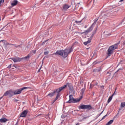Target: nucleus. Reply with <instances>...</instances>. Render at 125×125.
<instances>
[{
  "label": "nucleus",
  "instance_id": "1",
  "mask_svg": "<svg viewBox=\"0 0 125 125\" xmlns=\"http://www.w3.org/2000/svg\"><path fill=\"white\" fill-rule=\"evenodd\" d=\"M30 87H23L22 88L17 89L15 91H12V89H10L7 91H6L4 94L3 96H7V95H9L10 97H12V96H13V95L12 93H14V95H17L18 94H21V93L24 89H30Z\"/></svg>",
  "mask_w": 125,
  "mask_h": 125
},
{
  "label": "nucleus",
  "instance_id": "2",
  "mask_svg": "<svg viewBox=\"0 0 125 125\" xmlns=\"http://www.w3.org/2000/svg\"><path fill=\"white\" fill-rule=\"evenodd\" d=\"M118 46H119V43H117L113 45L109 46L107 50V54L108 56H111L112 54H113L114 51L115 49H117L118 48Z\"/></svg>",
  "mask_w": 125,
  "mask_h": 125
},
{
  "label": "nucleus",
  "instance_id": "3",
  "mask_svg": "<svg viewBox=\"0 0 125 125\" xmlns=\"http://www.w3.org/2000/svg\"><path fill=\"white\" fill-rule=\"evenodd\" d=\"M62 90H63V86H62L57 89H55L53 92L49 93L48 94V96H50V97H53V96H54L55 94H57V95H58V94H61L60 92Z\"/></svg>",
  "mask_w": 125,
  "mask_h": 125
},
{
  "label": "nucleus",
  "instance_id": "4",
  "mask_svg": "<svg viewBox=\"0 0 125 125\" xmlns=\"http://www.w3.org/2000/svg\"><path fill=\"white\" fill-rule=\"evenodd\" d=\"M78 108L80 110H88V111H89V110L92 109V106L90 105L81 104L78 106Z\"/></svg>",
  "mask_w": 125,
  "mask_h": 125
},
{
  "label": "nucleus",
  "instance_id": "5",
  "mask_svg": "<svg viewBox=\"0 0 125 125\" xmlns=\"http://www.w3.org/2000/svg\"><path fill=\"white\" fill-rule=\"evenodd\" d=\"M81 101V98L75 99L73 98V95H69V100L68 102V103H77V102H80Z\"/></svg>",
  "mask_w": 125,
  "mask_h": 125
},
{
  "label": "nucleus",
  "instance_id": "6",
  "mask_svg": "<svg viewBox=\"0 0 125 125\" xmlns=\"http://www.w3.org/2000/svg\"><path fill=\"white\" fill-rule=\"evenodd\" d=\"M73 51V48H66L63 51V58H66L68 56V54L71 53Z\"/></svg>",
  "mask_w": 125,
  "mask_h": 125
},
{
  "label": "nucleus",
  "instance_id": "7",
  "mask_svg": "<svg viewBox=\"0 0 125 125\" xmlns=\"http://www.w3.org/2000/svg\"><path fill=\"white\" fill-rule=\"evenodd\" d=\"M66 87H68L69 90H73L74 89L71 83H66L65 85L63 86V88H66Z\"/></svg>",
  "mask_w": 125,
  "mask_h": 125
},
{
  "label": "nucleus",
  "instance_id": "8",
  "mask_svg": "<svg viewBox=\"0 0 125 125\" xmlns=\"http://www.w3.org/2000/svg\"><path fill=\"white\" fill-rule=\"evenodd\" d=\"M94 23H93L92 25L87 30L82 33V34H88V33H90V32H91L92 30H93V28L94 27Z\"/></svg>",
  "mask_w": 125,
  "mask_h": 125
},
{
  "label": "nucleus",
  "instance_id": "9",
  "mask_svg": "<svg viewBox=\"0 0 125 125\" xmlns=\"http://www.w3.org/2000/svg\"><path fill=\"white\" fill-rule=\"evenodd\" d=\"M28 113H29V111H28L27 110H24L21 114L20 117L21 118H25V117H27V115H28Z\"/></svg>",
  "mask_w": 125,
  "mask_h": 125
},
{
  "label": "nucleus",
  "instance_id": "10",
  "mask_svg": "<svg viewBox=\"0 0 125 125\" xmlns=\"http://www.w3.org/2000/svg\"><path fill=\"white\" fill-rule=\"evenodd\" d=\"M11 59L14 62V63H17V62H21V61H22V59H21V58L17 57L12 58H11Z\"/></svg>",
  "mask_w": 125,
  "mask_h": 125
},
{
  "label": "nucleus",
  "instance_id": "11",
  "mask_svg": "<svg viewBox=\"0 0 125 125\" xmlns=\"http://www.w3.org/2000/svg\"><path fill=\"white\" fill-rule=\"evenodd\" d=\"M55 55H60L63 56V50L57 51L56 53H54Z\"/></svg>",
  "mask_w": 125,
  "mask_h": 125
},
{
  "label": "nucleus",
  "instance_id": "12",
  "mask_svg": "<svg viewBox=\"0 0 125 125\" xmlns=\"http://www.w3.org/2000/svg\"><path fill=\"white\" fill-rule=\"evenodd\" d=\"M71 7V5H68V4H64L63 6V9L64 11H66L68 8H70Z\"/></svg>",
  "mask_w": 125,
  "mask_h": 125
},
{
  "label": "nucleus",
  "instance_id": "13",
  "mask_svg": "<svg viewBox=\"0 0 125 125\" xmlns=\"http://www.w3.org/2000/svg\"><path fill=\"white\" fill-rule=\"evenodd\" d=\"M18 3V0H13L12 3H11V5H12V6H15L17 5Z\"/></svg>",
  "mask_w": 125,
  "mask_h": 125
},
{
  "label": "nucleus",
  "instance_id": "14",
  "mask_svg": "<svg viewBox=\"0 0 125 125\" xmlns=\"http://www.w3.org/2000/svg\"><path fill=\"white\" fill-rule=\"evenodd\" d=\"M97 31V27H96L92 32V35L90 37V39H92L94 37V35L96 34V31Z\"/></svg>",
  "mask_w": 125,
  "mask_h": 125
},
{
  "label": "nucleus",
  "instance_id": "15",
  "mask_svg": "<svg viewBox=\"0 0 125 125\" xmlns=\"http://www.w3.org/2000/svg\"><path fill=\"white\" fill-rule=\"evenodd\" d=\"M30 54H28L25 57H24L23 58H21V59H22V61H23V60H28V59H30Z\"/></svg>",
  "mask_w": 125,
  "mask_h": 125
},
{
  "label": "nucleus",
  "instance_id": "16",
  "mask_svg": "<svg viewBox=\"0 0 125 125\" xmlns=\"http://www.w3.org/2000/svg\"><path fill=\"white\" fill-rule=\"evenodd\" d=\"M60 96H61V94H58V95H57L55 100L54 101H53V103L52 104H53V103H54L55 102V101H56V100H57V99H58V98H59V97H60Z\"/></svg>",
  "mask_w": 125,
  "mask_h": 125
},
{
  "label": "nucleus",
  "instance_id": "17",
  "mask_svg": "<svg viewBox=\"0 0 125 125\" xmlns=\"http://www.w3.org/2000/svg\"><path fill=\"white\" fill-rule=\"evenodd\" d=\"M7 119L6 118L0 119V123H6Z\"/></svg>",
  "mask_w": 125,
  "mask_h": 125
},
{
  "label": "nucleus",
  "instance_id": "18",
  "mask_svg": "<svg viewBox=\"0 0 125 125\" xmlns=\"http://www.w3.org/2000/svg\"><path fill=\"white\" fill-rule=\"evenodd\" d=\"M114 94H115V93L113 94L110 97H109V98L107 100V103L111 102V101L112 100V99H113V96H114Z\"/></svg>",
  "mask_w": 125,
  "mask_h": 125
},
{
  "label": "nucleus",
  "instance_id": "19",
  "mask_svg": "<svg viewBox=\"0 0 125 125\" xmlns=\"http://www.w3.org/2000/svg\"><path fill=\"white\" fill-rule=\"evenodd\" d=\"M114 123V120H111L108 122L105 125H111Z\"/></svg>",
  "mask_w": 125,
  "mask_h": 125
},
{
  "label": "nucleus",
  "instance_id": "20",
  "mask_svg": "<svg viewBox=\"0 0 125 125\" xmlns=\"http://www.w3.org/2000/svg\"><path fill=\"white\" fill-rule=\"evenodd\" d=\"M90 42H91V40H88L87 42H84L83 44L84 45H87V44H88V43H90Z\"/></svg>",
  "mask_w": 125,
  "mask_h": 125
},
{
  "label": "nucleus",
  "instance_id": "21",
  "mask_svg": "<svg viewBox=\"0 0 125 125\" xmlns=\"http://www.w3.org/2000/svg\"><path fill=\"white\" fill-rule=\"evenodd\" d=\"M6 26H3L0 30V32H1V31H5L6 30H7V27H6ZM6 27V28H5Z\"/></svg>",
  "mask_w": 125,
  "mask_h": 125
},
{
  "label": "nucleus",
  "instance_id": "22",
  "mask_svg": "<svg viewBox=\"0 0 125 125\" xmlns=\"http://www.w3.org/2000/svg\"><path fill=\"white\" fill-rule=\"evenodd\" d=\"M36 50H33L31 51H30V54H32L33 55V54H36Z\"/></svg>",
  "mask_w": 125,
  "mask_h": 125
},
{
  "label": "nucleus",
  "instance_id": "23",
  "mask_svg": "<svg viewBox=\"0 0 125 125\" xmlns=\"http://www.w3.org/2000/svg\"><path fill=\"white\" fill-rule=\"evenodd\" d=\"M83 20H81V21H75V23L76 24H78V25H79V24H81V23H82Z\"/></svg>",
  "mask_w": 125,
  "mask_h": 125
},
{
  "label": "nucleus",
  "instance_id": "24",
  "mask_svg": "<svg viewBox=\"0 0 125 125\" xmlns=\"http://www.w3.org/2000/svg\"><path fill=\"white\" fill-rule=\"evenodd\" d=\"M84 91H85V88H83L81 90V94L83 95V93H84Z\"/></svg>",
  "mask_w": 125,
  "mask_h": 125
},
{
  "label": "nucleus",
  "instance_id": "25",
  "mask_svg": "<svg viewBox=\"0 0 125 125\" xmlns=\"http://www.w3.org/2000/svg\"><path fill=\"white\" fill-rule=\"evenodd\" d=\"M125 106V102L124 103H122L121 104V107H122V108H124V107Z\"/></svg>",
  "mask_w": 125,
  "mask_h": 125
},
{
  "label": "nucleus",
  "instance_id": "26",
  "mask_svg": "<svg viewBox=\"0 0 125 125\" xmlns=\"http://www.w3.org/2000/svg\"><path fill=\"white\" fill-rule=\"evenodd\" d=\"M20 47V48H22V44H21L19 45H17V48Z\"/></svg>",
  "mask_w": 125,
  "mask_h": 125
},
{
  "label": "nucleus",
  "instance_id": "27",
  "mask_svg": "<svg viewBox=\"0 0 125 125\" xmlns=\"http://www.w3.org/2000/svg\"><path fill=\"white\" fill-rule=\"evenodd\" d=\"M1 2H2V3H3V2H4V0H0V5H1Z\"/></svg>",
  "mask_w": 125,
  "mask_h": 125
},
{
  "label": "nucleus",
  "instance_id": "28",
  "mask_svg": "<svg viewBox=\"0 0 125 125\" xmlns=\"http://www.w3.org/2000/svg\"><path fill=\"white\" fill-rule=\"evenodd\" d=\"M11 45H13V46H14V47H17V45H16V44H11Z\"/></svg>",
  "mask_w": 125,
  "mask_h": 125
},
{
  "label": "nucleus",
  "instance_id": "29",
  "mask_svg": "<svg viewBox=\"0 0 125 125\" xmlns=\"http://www.w3.org/2000/svg\"><path fill=\"white\" fill-rule=\"evenodd\" d=\"M48 53H49L48 51H46L44 52V55H47Z\"/></svg>",
  "mask_w": 125,
  "mask_h": 125
},
{
  "label": "nucleus",
  "instance_id": "30",
  "mask_svg": "<svg viewBox=\"0 0 125 125\" xmlns=\"http://www.w3.org/2000/svg\"><path fill=\"white\" fill-rule=\"evenodd\" d=\"M6 45H11L12 43H9L8 42H7L6 43Z\"/></svg>",
  "mask_w": 125,
  "mask_h": 125
},
{
  "label": "nucleus",
  "instance_id": "31",
  "mask_svg": "<svg viewBox=\"0 0 125 125\" xmlns=\"http://www.w3.org/2000/svg\"><path fill=\"white\" fill-rule=\"evenodd\" d=\"M106 117H107V115H104L101 121H102V120H104V119H105V118H106Z\"/></svg>",
  "mask_w": 125,
  "mask_h": 125
},
{
  "label": "nucleus",
  "instance_id": "32",
  "mask_svg": "<svg viewBox=\"0 0 125 125\" xmlns=\"http://www.w3.org/2000/svg\"><path fill=\"white\" fill-rule=\"evenodd\" d=\"M93 87V85H92V84H90V88H92Z\"/></svg>",
  "mask_w": 125,
  "mask_h": 125
},
{
  "label": "nucleus",
  "instance_id": "33",
  "mask_svg": "<svg viewBox=\"0 0 125 125\" xmlns=\"http://www.w3.org/2000/svg\"><path fill=\"white\" fill-rule=\"evenodd\" d=\"M7 68L8 69H10V68H11V64H10L9 66H8Z\"/></svg>",
  "mask_w": 125,
  "mask_h": 125
},
{
  "label": "nucleus",
  "instance_id": "34",
  "mask_svg": "<svg viewBox=\"0 0 125 125\" xmlns=\"http://www.w3.org/2000/svg\"><path fill=\"white\" fill-rule=\"evenodd\" d=\"M101 70V68H99V69L96 70L97 72H100Z\"/></svg>",
  "mask_w": 125,
  "mask_h": 125
},
{
  "label": "nucleus",
  "instance_id": "35",
  "mask_svg": "<svg viewBox=\"0 0 125 125\" xmlns=\"http://www.w3.org/2000/svg\"><path fill=\"white\" fill-rule=\"evenodd\" d=\"M107 37H109V36H111V33H109L108 34H105Z\"/></svg>",
  "mask_w": 125,
  "mask_h": 125
},
{
  "label": "nucleus",
  "instance_id": "36",
  "mask_svg": "<svg viewBox=\"0 0 125 125\" xmlns=\"http://www.w3.org/2000/svg\"><path fill=\"white\" fill-rule=\"evenodd\" d=\"M94 65H96V64H97V62H93Z\"/></svg>",
  "mask_w": 125,
  "mask_h": 125
},
{
  "label": "nucleus",
  "instance_id": "37",
  "mask_svg": "<svg viewBox=\"0 0 125 125\" xmlns=\"http://www.w3.org/2000/svg\"><path fill=\"white\" fill-rule=\"evenodd\" d=\"M41 71V68H40L38 71V73H40V72Z\"/></svg>",
  "mask_w": 125,
  "mask_h": 125
},
{
  "label": "nucleus",
  "instance_id": "38",
  "mask_svg": "<svg viewBox=\"0 0 125 125\" xmlns=\"http://www.w3.org/2000/svg\"><path fill=\"white\" fill-rule=\"evenodd\" d=\"M45 43V41L42 42V44H44Z\"/></svg>",
  "mask_w": 125,
  "mask_h": 125
},
{
  "label": "nucleus",
  "instance_id": "39",
  "mask_svg": "<svg viewBox=\"0 0 125 125\" xmlns=\"http://www.w3.org/2000/svg\"><path fill=\"white\" fill-rule=\"evenodd\" d=\"M15 101H16V102H17L19 101V100H15Z\"/></svg>",
  "mask_w": 125,
  "mask_h": 125
},
{
  "label": "nucleus",
  "instance_id": "40",
  "mask_svg": "<svg viewBox=\"0 0 125 125\" xmlns=\"http://www.w3.org/2000/svg\"><path fill=\"white\" fill-rule=\"evenodd\" d=\"M48 42V40H46V41H45V42Z\"/></svg>",
  "mask_w": 125,
  "mask_h": 125
},
{
  "label": "nucleus",
  "instance_id": "41",
  "mask_svg": "<svg viewBox=\"0 0 125 125\" xmlns=\"http://www.w3.org/2000/svg\"><path fill=\"white\" fill-rule=\"evenodd\" d=\"M15 125H18V122H17Z\"/></svg>",
  "mask_w": 125,
  "mask_h": 125
},
{
  "label": "nucleus",
  "instance_id": "42",
  "mask_svg": "<svg viewBox=\"0 0 125 125\" xmlns=\"http://www.w3.org/2000/svg\"><path fill=\"white\" fill-rule=\"evenodd\" d=\"M0 42H4V40H1Z\"/></svg>",
  "mask_w": 125,
  "mask_h": 125
},
{
  "label": "nucleus",
  "instance_id": "43",
  "mask_svg": "<svg viewBox=\"0 0 125 125\" xmlns=\"http://www.w3.org/2000/svg\"><path fill=\"white\" fill-rule=\"evenodd\" d=\"M120 2L124 1V0H120Z\"/></svg>",
  "mask_w": 125,
  "mask_h": 125
},
{
  "label": "nucleus",
  "instance_id": "44",
  "mask_svg": "<svg viewBox=\"0 0 125 125\" xmlns=\"http://www.w3.org/2000/svg\"><path fill=\"white\" fill-rule=\"evenodd\" d=\"M76 125H80L79 123H77Z\"/></svg>",
  "mask_w": 125,
  "mask_h": 125
},
{
  "label": "nucleus",
  "instance_id": "45",
  "mask_svg": "<svg viewBox=\"0 0 125 125\" xmlns=\"http://www.w3.org/2000/svg\"><path fill=\"white\" fill-rule=\"evenodd\" d=\"M2 98V97H0V100H1Z\"/></svg>",
  "mask_w": 125,
  "mask_h": 125
},
{
  "label": "nucleus",
  "instance_id": "46",
  "mask_svg": "<svg viewBox=\"0 0 125 125\" xmlns=\"http://www.w3.org/2000/svg\"><path fill=\"white\" fill-rule=\"evenodd\" d=\"M61 118H63V114H62V116H61Z\"/></svg>",
  "mask_w": 125,
  "mask_h": 125
},
{
  "label": "nucleus",
  "instance_id": "47",
  "mask_svg": "<svg viewBox=\"0 0 125 125\" xmlns=\"http://www.w3.org/2000/svg\"><path fill=\"white\" fill-rule=\"evenodd\" d=\"M98 20H97L96 21V22H97V21H98Z\"/></svg>",
  "mask_w": 125,
  "mask_h": 125
},
{
  "label": "nucleus",
  "instance_id": "48",
  "mask_svg": "<svg viewBox=\"0 0 125 125\" xmlns=\"http://www.w3.org/2000/svg\"><path fill=\"white\" fill-rule=\"evenodd\" d=\"M98 20H97L96 21V22H97V21H98Z\"/></svg>",
  "mask_w": 125,
  "mask_h": 125
},
{
  "label": "nucleus",
  "instance_id": "49",
  "mask_svg": "<svg viewBox=\"0 0 125 125\" xmlns=\"http://www.w3.org/2000/svg\"><path fill=\"white\" fill-rule=\"evenodd\" d=\"M0 20H1V19L0 18Z\"/></svg>",
  "mask_w": 125,
  "mask_h": 125
},
{
  "label": "nucleus",
  "instance_id": "50",
  "mask_svg": "<svg viewBox=\"0 0 125 125\" xmlns=\"http://www.w3.org/2000/svg\"><path fill=\"white\" fill-rule=\"evenodd\" d=\"M97 84H98V83H96V85H97Z\"/></svg>",
  "mask_w": 125,
  "mask_h": 125
}]
</instances>
